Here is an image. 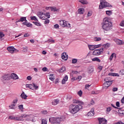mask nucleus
I'll return each mask as SVG.
<instances>
[{
    "instance_id": "6",
    "label": "nucleus",
    "mask_w": 124,
    "mask_h": 124,
    "mask_svg": "<svg viewBox=\"0 0 124 124\" xmlns=\"http://www.w3.org/2000/svg\"><path fill=\"white\" fill-rule=\"evenodd\" d=\"M103 51H104V48L103 47L100 49H95L93 52V56H99L100 55H101V54H103Z\"/></svg>"
},
{
    "instance_id": "35",
    "label": "nucleus",
    "mask_w": 124,
    "mask_h": 124,
    "mask_svg": "<svg viewBox=\"0 0 124 124\" xmlns=\"http://www.w3.org/2000/svg\"><path fill=\"white\" fill-rule=\"evenodd\" d=\"M53 76H54V75H53V74H50L49 75V80H51V81H54V80H55V78L54 77H53Z\"/></svg>"
},
{
    "instance_id": "39",
    "label": "nucleus",
    "mask_w": 124,
    "mask_h": 124,
    "mask_svg": "<svg viewBox=\"0 0 124 124\" xmlns=\"http://www.w3.org/2000/svg\"><path fill=\"white\" fill-rule=\"evenodd\" d=\"M65 70H66L65 67L63 66L62 67V68L60 69V72H64Z\"/></svg>"
},
{
    "instance_id": "46",
    "label": "nucleus",
    "mask_w": 124,
    "mask_h": 124,
    "mask_svg": "<svg viewBox=\"0 0 124 124\" xmlns=\"http://www.w3.org/2000/svg\"><path fill=\"white\" fill-rule=\"evenodd\" d=\"M78 62V60L77 59H72V62L74 64H75V63H76V62Z\"/></svg>"
},
{
    "instance_id": "45",
    "label": "nucleus",
    "mask_w": 124,
    "mask_h": 124,
    "mask_svg": "<svg viewBox=\"0 0 124 124\" xmlns=\"http://www.w3.org/2000/svg\"><path fill=\"white\" fill-rule=\"evenodd\" d=\"M42 124H47V120L45 119H42Z\"/></svg>"
},
{
    "instance_id": "62",
    "label": "nucleus",
    "mask_w": 124,
    "mask_h": 124,
    "mask_svg": "<svg viewBox=\"0 0 124 124\" xmlns=\"http://www.w3.org/2000/svg\"><path fill=\"white\" fill-rule=\"evenodd\" d=\"M112 91L113 92H117V91H118V88H113Z\"/></svg>"
},
{
    "instance_id": "60",
    "label": "nucleus",
    "mask_w": 124,
    "mask_h": 124,
    "mask_svg": "<svg viewBox=\"0 0 124 124\" xmlns=\"http://www.w3.org/2000/svg\"><path fill=\"white\" fill-rule=\"evenodd\" d=\"M77 79H78V81H80L82 79V76H79Z\"/></svg>"
},
{
    "instance_id": "56",
    "label": "nucleus",
    "mask_w": 124,
    "mask_h": 124,
    "mask_svg": "<svg viewBox=\"0 0 124 124\" xmlns=\"http://www.w3.org/2000/svg\"><path fill=\"white\" fill-rule=\"evenodd\" d=\"M48 42H51V43H55V41L53 39H50L48 40Z\"/></svg>"
},
{
    "instance_id": "1",
    "label": "nucleus",
    "mask_w": 124,
    "mask_h": 124,
    "mask_svg": "<svg viewBox=\"0 0 124 124\" xmlns=\"http://www.w3.org/2000/svg\"><path fill=\"white\" fill-rule=\"evenodd\" d=\"M73 103L78 105L72 104L69 106V110L71 114H76V113H78V112L83 108V105H84V102L82 101L76 99L73 100Z\"/></svg>"
},
{
    "instance_id": "49",
    "label": "nucleus",
    "mask_w": 124,
    "mask_h": 124,
    "mask_svg": "<svg viewBox=\"0 0 124 124\" xmlns=\"http://www.w3.org/2000/svg\"><path fill=\"white\" fill-rule=\"evenodd\" d=\"M44 20H45V21L44 22L45 25H46V24H49V23H50V20L49 19H47V18H46Z\"/></svg>"
},
{
    "instance_id": "21",
    "label": "nucleus",
    "mask_w": 124,
    "mask_h": 124,
    "mask_svg": "<svg viewBox=\"0 0 124 124\" xmlns=\"http://www.w3.org/2000/svg\"><path fill=\"white\" fill-rule=\"evenodd\" d=\"M59 103H60V100L58 99H54L52 102V105H54V106L58 105V104H59Z\"/></svg>"
},
{
    "instance_id": "28",
    "label": "nucleus",
    "mask_w": 124,
    "mask_h": 124,
    "mask_svg": "<svg viewBox=\"0 0 124 124\" xmlns=\"http://www.w3.org/2000/svg\"><path fill=\"white\" fill-rule=\"evenodd\" d=\"M20 22H28L27 20V17L22 16L20 18Z\"/></svg>"
},
{
    "instance_id": "59",
    "label": "nucleus",
    "mask_w": 124,
    "mask_h": 124,
    "mask_svg": "<svg viewBox=\"0 0 124 124\" xmlns=\"http://www.w3.org/2000/svg\"><path fill=\"white\" fill-rule=\"evenodd\" d=\"M43 71L46 72L47 71V68L46 67H45L42 68Z\"/></svg>"
},
{
    "instance_id": "51",
    "label": "nucleus",
    "mask_w": 124,
    "mask_h": 124,
    "mask_svg": "<svg viewBox=\"0 0 124 124\" xmlns=\"http://www.w3.org/2000/svg\"><path fill=\"white\" fill-rule=\"evenodd\" d=\"M91 86H92V84H91V85H90V84H86L85 85V89L86 90H88V89H89V88H90L91 87Z\"/></svg>"
},
{
    "instance_id": "38",
    "label": "nucleus",
    "mask_w": 124,
    "mask_h": 124,
    "mask_svg": "<svg viewBox=\"0 0 124 124\" xmlns=\"http://www.w3.org/2000/svg\"><path fill=\"white\" fill-rule=\"evenodd\" d=\"M4 36V34L2 32H0V40H2V37Z\"/></svg>"
},
{
    "instance_id": "18",
    "label": "nucleus",
    "mask_w": 124,
    "mask_h": 124,
    "mask_svg": "<svg viewBox=\"0 0 124 124\" xmlns=\"http://www.w3.org/2000/svg\"><path fill=\"white\" fill-rule=\"evenodd\" d=\"M2 81H6V80H9V76L8 75H5L1 78Z\"/></svg>"
},
{
    "instance_id": "20",
    "label": "nucleus",
    "mask_w": 124,
    "mask_h": 124,
    "mask_svg": "<svg viewBox=\"0 0 124 124\" xmlns=\"http://www.w3.org/2000/svg\"><path fill=\"white\" fill-rule=\"evenodd\" d=\"M50 9L53 12H59V11H60V10L56 7H50Z\"/></svg>"
},
{
    "instance_id": "3",
    "label": "nucleus",
    "mask_w": 124,
    "mask_h": 124,
    "mask_svg": "<svg viewBox=\"0 0 124 124\" xmlns=\"http://www.w3.org/2000/svg\"><path fill=\"white\" fill-rule=\"evenodd\" d=\"M65 120V117L62 116V118L59 117H51L49 119V121L52 124H60L61 122H63Z\"/></svg>"
},
{
    "instance_id": "55",
    "label": "nucleus",
    "mask_w": 124,
    "mask_h": 124,
    "mask_svg": "<svg viewBox=\"0 0 124 124\" xmlns=\"http://www.w3.org/2000/svg\"><path fill=\"white\" fill-rule=\"evenodd\" d=\"M54 29H56L57 30L59 29V28H60V26L59 24H55L54 26Z\"/></svg>"
},
{
    "instance_id": "58",
    "label": "nucleus",
    "mask_w": 124,
    "mask_h": 124,
    "mask_svg": "<svg viewBox=\"0 0 124 124\" xmlns=\"http://www.w3.org/2000/svg\"><path fill=\"white\" fill-rule=\"evenodd\" d=\"M27 80L31 81V76H29L27 77Z\"/></svg>"
},
{
    "instance_id": "30",
    "label": "nucleus",
    "mask_w": 124,
    "mask_h": 124,
    "mask_svg": "<svg viewBox=\"0 0 124 124\" xmlns=\"http://www.w3.org/2000/svg\"><path fill=\"white\" fill-rule=\"evenodd\" d=\"M21 97L23 98V99H27V97H28V96L25 94V93H22L21 94Z\"/></svg>"
},
{
    "instance_id": "48",
    "label": "nucleus",
    "mask_w": 124,
    "mask_h": 124,
    "mask_svg": "<svg viewBox=\"0 0 124 124\" xmlns=\"http://www.w3.org/2000/svg\"><path fill=\"white\" fill-rule=\"evenodd\" d=\"M18 108L20 110H24V105H20L19 106H18Z\"/></svg>"
},
{
    "instance_id": "13",
    "label": "nucleus",
    "mask_w": 124,
    "mask_h": 124,
    "mask_svg": "<svg viewBox=\"0 0 124 124\" xmlns=\"http://www.w3.org/2000/svg\"><path fill=\"white\" fill-rule=\"evenodd\" d=\"M87 116H88V117H93V116H94V108H93L91 109V110L87 113Z\"/></svg>"
},
{
    "instance_id": "29",
    "label": "nucleus",
    "mask_w": 124,
    "mask_h": 124,
    "mask_svg": "<svg viewBox=\"0 0 124 124\" xmlns=\"http://www.w3.org/2000/svg\"><path fill=\"white\" fill-rule=\"evenodd\" d=\"M84 8H81L80 9H78V11L79 14H84Z\"/></svg>"
},
{
    "instance_id": "34",
    "label": "nucleus",
    "mask_w": 124,
    "mask_h": 124,
    "mask_svg": "<svg viewBox=\"0 0 124 124\" xmlns=\"http://www.w3.org/2000/svg\"><path fill=\"white\" fill-rule=\"evenodd\" d=\"M109 83H106V82H105V83H104V89H108V88L109 87Z\"/></svg>"
},
{
    "instance_id": "61",
    "label": "nucleus",
    "mask_w": 124,
    "mask_h": 124,
    "mask_svg": "<svg viewBox=\"0 0 124 124\" xmlns=\"http://www.w3.org/2000/svg\"><path fill=\"white\" fill-rule=\"evenodd\" d=\"M116 106H117V107H120V102H117L116 103Z\"/></svg>"
},
{
    "instance_id": "16",
    "label": "nucleus",
    "mask_w": 124,
    "mask_h": 124,
    "mask_svg": "<svg viewBox=\"0 0 124 124\" xmlns=\"http://www.w3.org/2000/svg\"><path fill=\"white\" fill-rule=\"evenodd\" d=\"M114 41H115V42H116V43L118 45H123V44L124 43L123 41L118 39H114Z\"/></svg>"
},
{
    "instance_id": "17",
    "label": "nucleus",
    "mask_w": 124,
    "mask_h": 124,
    "mask_svg": "<svg viewBox=\"0 0 124 124\" xmlns=\"http://www.w3.org/2000/svg\"><path fill=\"white\" fill-rule=\"evenodd\" d=\"M26 116H27V117L24 118H26V121H31L33 122V120L32 119V115L31 114H30V115L26 114Z\"/></svg>"
},
{
    "instance_id": "9",
    "label": "nucleus",
    "mask_w": 124,
    "mask_h": 124,
    "mask_svg": "<svg viewBox=\"0 0 124 124\" xmlns=\"http://www.w3.org/2000/svg\"><path fill=\"white\" fill-rule=\"evenodd\" d=\"M7 49L9 53H11V54H13L14 53L19 52V50L14 48V46H9Z\"/></svg>"
},
{
    "instance_id": "7",
    "label": "nucleus",
    "mask_w": 124,
    "mask_h": 124,
    "mask_svg": "<svg viewBox=\"0 0 124 124\" xmlns=\"http://www.w3.org/2000/svg\"><path fill=\"white\" fill-rule=\"evenodd\" d=\"M59 24L61 27L63 28H65V27H67L68 29H69L71 27L70 26V23H69L65 20H60Z\"/></svg>"
},
{
    "instance_id": "4",
    "label": "nucleus",
    "mask_w": 124,
    "mask_h": 124,
    "mask_svg": "<svg viewBox=\"0 0 124 124\" xmlns=\"http://www.w3.org/2000/svg\"><path fill=\"white\" fill-rule=\"evenodd\" d=\"M37 15L42 20H46V19L50 18V13H49L38 12Z\"/></svg>"
},
{
    "instance_id": "31",
    "label": "nucleus",
    "mask_w": 124,
    "mask_h": 124,
    "mask_svg": "<svg viewBox=\"0 0 124 124\" xmlns=\"http://www.w3.org/2000/svg\"><path fill=\"white\" fill-rule=\"evenodd\" d=\"M79 2H81L82 4H88L89 2H88V1L86 0H79Z\"/></svg>"
},
{
    "instance_id": "10",
    "label": "nucleus",
    "mask_w": 124,
    "mask_h": 124,
    "mask_svg": "<svg viewBox=\"0 0 124 124\" xmlns=\"http://www.w3.org/2000/svg\"><path fill=\"white\" fill-rule=\"evenodd\" d=\"M88 47L89 48V50L91 51H93L94 49H96V48H99V47H101V45H88Z\"/></svg>"
},
{
    "instance_id": "22",
    "label": "nucleus",
    "mask_w": 124,
    "mask_h": 124,
    "mask_svg": "<svg viewBox=\"0 0 124 124\" xmlns=\"http://www.w3.org/2000/svg\"><path fill=\"white\" fill-rule=\"evenodd\" d=\"M22 25H24L28 27H32V24H31V23L27 22V21H25V22H23Z\"/></svg>"
},
{
    "instance_id": "37",
    "label": "nucleus",
    "mask_w": 124,
    "mask_h": 124,
    "mask_svg": "<svg viewBox=\"0 0 124 124\" xmlns=\"http://www.w3.org/2000/svg\"><path fill=\"white\" fill-rule=\"evenodd\" d=\"M30 18H31V20H32L36 21V22H37L38 21V20L36 18V16H31Z\"/></svg>"
},
{
    "instance_id": "50",
    "label": "nucleus",
    "mask_w": 124,
    "mask_h": 124,
    "mask_svg": "<svg viewBox=\"0 0 124 124\" xmlns=\"http://www.w3.org/2000/svg\"><path fill=\"white\" fill-rule=\"evenodd\" d=\"M120 26L121 27H124V20H122L120 23Z\"/></svg>"
},
{
    "instance_id": "36",
    "label": "nucleus",
    "mask_w": 124,
    "mask_h": 124,
    "mask_svg": "<svg viewBox=\"0 0 124 124\" xmlns=\"http://www.w3.org/2000/svg\"><path fill=\"white\" fill-rule=\"evenodd\" d=\"M16 105L12 104L10 106H9V107L10 109H16Z\"/></svg>"
},
{
    "instance_id": "32",
    "label": "nucleus",
    "mask_w": 124,
    "mask_h": 124,
    "mask_svg": "<svg viewBox=\"0 0 124 124\" xmlns=\"http://www.w3.org/2000/svg\"><path fill=\"white\" fill-rule=\"evenodd\" d=\"M114 57L116 58V54H115L114 53H113L111 54V56L109 57V60L110 62H111L112 60H113V58H114Z\"/></svg>"
},
{
    "instance_id": "53",
    "label": "nucleus",
    "mask_w": 124,
    "mask_h": 124,
    "mask_svg": "<svg viewBox=\"0 0 124 124\" xmlns=\"http://www.w3.org/2000/svg\"><path fill=\"white\" fill-rule=\"evenodd\" d=\"M111 110H112L111 107H108V108H107V112L108 113H109V112H110V111H111Z\"/></svg>"
},
{
    "instance_id": "52",
    "label": "nucleus",
    "mask_w": 124,
    "mask_h": 124,
    "mask_svg": "<svg viewBox=\"0 0 124 124\" xmlns=\"http://www.w3.org/2000/svg\"><path fill=\"white\" fill-rule=\"evenodd\" d=\"M17 102H18V100L17 99H15L13 101V103L14 105L16 106V104H17Z\"/></svg>"
},
{
    "instance_id": "47",
    "label": "nucleus",
    "mask_w": 124,
    "mask_h": 124,
    "mask_svg": "<svg viewBox=\"0 0 124 124\" xmlns=\"http://www.w3.org/2000/svg\"><path fill=\"white\" fill-rule=\"evenodd\" d=\"M78 94L79 96H82V95L83 94V92H82V90H80L79 92H78Z\"/></svg>"
},
{
    "instance_id": "14",
    "label": "nucleus",
    "mask_w": 124,
    "mask_h": 124,
    "mask_svg": "<svg viewBox=\"0 0 124 124\" xmlns=\"http://www.w3.org/2000/svg\"><path fill=\"white\" fill-rule=\"evenodd\" d=\"M105 81L106 83H109V85H112L113 80H112L110 78H106L105 79Z\"/></svg>"
},
{
    "instance_id": "12",
    "label": "nucleus",
    "mask_w": 124,
    "mask_h": 124,
    "mask_svg": "<svg viewBox=\"0 0 124 124\" xmlns=\"http://www.w3.org/2000/svg\"><path fill=\"white\" fill-rule=\"evenodd\" d=\"M27 115L26 114L21 115L20 116H17L16 117V121H24V119L23 118H26Z\"/></svg>"
},
{
    "instance_id": "27",
    "label": "nucleus",
    "mask_w": 124,
    "mask_h": 124,
    "mask_svg": "<svg viewBox=\"0 0 124 124\" xmlns=\"http://www.w3.org/2000/svg\"><path fill=\"white\" fill-rule=\"evenodd\" d=\"M93 62H100L101 61H100V59L97 57L94 58L92 59Z\"/></svg>"
},
{
    "instance_id": "40",
    "label": "nucleus",
    "mask_w": 124,
    "mask_h": 124,
    "mask_svg": "<svg viewBox=\"0 0 124 124\" xmlns=\"http://www.w3.org/2000/svg\"><path fill=\"white\" fill-rule=\"evenodd\" d=\"M100 40H101V38H100V37H95L94 38V41H96V42L100 41Z\"/></svg>"
},
{
    "instance_id": "43",
    "label": "nucleus",
    "mask_w": 124,
    "mask_h": 124,
    "mask_svg": "<svg viewBox=\"0 0 124 124\" xmlns=\"http://www.w3.org/2000/svg\"><path fill=\"white\" fill-rule=\"evenodd\" d=\"M16 117L12 115H11L9 117V120H15V121H16Z\"/></svg>"
},
{
    "instance_id": "44",
    "label": "nucleus",
    "mask_w": 124,
    "mask_h": 124,
    "mask_svg": "<svg viewBox=\"0 0 124 124\" xmlns=\"http://www.w3.org/2000/svg\"><path fill=\"white\" fill-rule=\"evenodd\" d=\"M23 51L24 52V53H27L28 52V47L25 46L23 47Z\"/></svg>"
},
{
    "instance_id": "54",
    "label": "nucleus",
    "mask_w": 124,
    "mask_h": 124,
    "mask_svg": "<svg viewBox=\"0 0 124 124\" xmlns=\"http://www.w3.org/2000/svg\"><path fill=\"white\" fill-rule=\"evenodd\" d=\"M89 106H91V105H94V101L92 100L90 102V104H89Z\"/></svg>"
},
{
    "instance_id": "33",
    "label": "nucleus",
    "mask_w": 124,
    "mask_h": 124,
    "mask_svg": "<svg viewBox=\"0 0 124 124\" xmlns=\"http://www.w3.org/2000/svg\"><path fill=\"white\" fill-rule=\"evenodd\" d=\"M118 113L121 115H124V110L122 108H119Z\"/></svg>"
},
{
    "instance_id": "26",
    "label": "nucleus",
    "mask_w": 124,
    "mask_h": 124,
    "mask_svg": "<svg viewBox=\"0 0 124 124\" xmlns=\"http://www.w3.org/2000/svg\"><path fill=\"white\" fill-rule=\"evenodd\" d=\"M110 45H111L109 43H106L103 45V47H104V48H105V49H108V48L110 47Z\"/></svg>"
},
{
    "instance_id": "25",
    "label": "nucleus",
    "mask_w": 124,
    "mask_h": 124,
    "mask_svg": "<svg viewBox=\"0 0 124 124\" xmlns=\"http://www.w3.org/2000/svg\"><path fill=\"white\" fill-rule=\"evenodd\" d=\"M93 70H94V69H93V66H89V68H88V72L89 73H93Z\"/></svg>"
},
{
    "instance_id": "64",
    "label": "nucleus",
    "mask_w": 124,
    "mask_h": 124,
    "mask_svg": "<svg viewBox=\"0 0 124 124\" xmlns=\"http://www.w3.org/2000/svg\"><path fill=\"white\" fill-rule=\"evenodd\" d=\"M58 83H59V79L57 78L55 80V84H58Z\"/></svg>"
},
{
    "instance_id": "8",
    "label": "nucleus",
    "mask_w": 124,
    "mask_h": 124,
    "mask_svg": "<svg viewBox=\"0 0 124 124\" xmlns=\"http://www.w3.org/2000/svg\"><path fill=\"white\" fill-rule=\"evenodd\" d=\"M26 88H29L31 90H38V86L35 84H27L26 85Z\"/></svg>"
},
{
    "instance_id": "63",
    "label": "nucleus",
    "mask_w": 124,
    "mask_h": 124,
    "mask_svg": "<svg viewBox=\"0 0 124 124\" xmlns=\"http://www.w3.org/2000/svg\"><path fill=\"white\" fill-rule=\"evenodd\" d=\"M120 72H121V73L122 74V75H124V69L121 70L120 71Z\"/></svg>"
},
{
    "instance_id": "19",
    "label": "nucleus",
    "mask_w": 124,
    "mask_h": 124,
    "mask_svg": "<svg viewBox=\"0 0 124 124\" xmlns=\"http://www.w3.org/2000/svg\"><path fill=\"white\" fill-rule=\"evenodd\" d=\"M62 59L64 60V61H66L68 58L67 57V55H66V53H63L62 54Z\"/></svg>"
},
{
    "instance_id": "11",
    "label": "nucleus",
    "mask_w": 124,
    "mask_h": 124,
    "mask_svg": "<svg viewBox=\"0 0 124 124\" xmlns=\"http://www.w3.org/2000/svg\"><path fill=\"white\" fill-rule=\"evenodd\" d=\"M97 119L99 124H107L108 121L105 118L99 117Z\"/></svg>"
},
{
    "instance_id": "2",
    "label": "nucleus",
    "mask_w": 124,
    "mask_h": 124,
    "mask_svg": "<svg viewBox=\"0 0 124 124\" xmlns=\"http://www.w3.org/2000/svg\"><path fill=\"white\" fill-rule=\"evenodd\" d=\"M102 28L104 31H109L112 29V22L110 21V19L106 17L104 18L103 22L102 23Z\"/></svg>"
},
{
    "instance_id": "5",
    "label": "nucleus",
    "mask_w": 124,
    "mask_h": 124,
    "mask_svg": "<svg viewBox=\"0 0 124 124\" xmlns=\"http://www.w3.org/2000/svg\"><path fill=\"white\" fill-rule=\"evenodd\" d=\"M110 4L109 3L107 2L105 0H101L100 4L99 5V9H102V8H104L105 7H110Z\"/></svg>"
},
{
    "instance_id": "24",
    "label": "nucleus",
    "mask_w": 124,
    "mask_h": 124,
    "mask_svg": "<svg viewBox=\"0 0 124 124\" xmlns=\"http://www.w3.org/2000/svg\"><path fill=\"white\" fill-rule=\"evenodd\" d=\"M109 76H114L115 77H119L120 76V75L118 73H110L108 74Z\"/></svg>"
},
{
    "instance_id": "41",
    "label": "nucleus",
    "mask_w": 124,
    "mask_h": 124,
    "mask_svg": "<svg viewBox=\"0 0 124 124\" xmlns=\"http://www.w3.org/2000/svg\"><path fill=\"white\" fill-rule=\"evenodd\" d=\"M106 15H108V16L112 15V11H106Z\"/></svg>"
},
{
    "instance_id": "23",
    "label": "nucleus",
    "mask_w": 124,
    "mask_h": 124,
    "mask_svg": "<svg viewBox=\"0 0 124 124\" xmlns=\"http://www.w3.org/2000/svg\"><path fill=\"white\" fill-rule=\"evenodd\" d=\"M68 80V77L67 76H66L62 80V84H65L66 81Z\"/></svg>"
},
{
    "instance_id": "42",
    "label": "nucleus",
    "mask_w": 124,
    "mask_h": 124,
    "mask_svg": "<svg viewBox=\"0 0 124 124\" xmlns=\"http://www.w3.org/2000/svg\"><path fill=\"white\" fill-rule=\"evenodd\" d=\"M34 24L36 26H37L38 27H41V23H40V22H38V21L34 22Z\"/></svg>"
},
{
    "instance_id": "57",
    "label": "nucleus",
    "mask_w": 124,
    "mask_h": 124,
    "mask_svg": "<svg viewBox=\"0 0 124 124\" xmlns=\"http://www.w3.org/2000/svg\"><path fill=\"white\" fill-rule=\"evenodd\" d=\"M113 124H124V123L120 121L117 123H113Z\"/></svg>"
},
{
    "instance_id": "15",
    "label": "nucleus",
    "mask_w": 124,
    "mask_h": 124,
    "mask_svg": "<svg viewBox=\"0 0 124 124\" xmlns=\"http://www.w3.org/2000/svg\"><path fill=\"white\" fill-rule=\"evenodd\" d=\"M11 78L12 79H13V80H17L19 79V77H18V75H17V74H16L15 73L11 74Z\"/></svg>"
}]
</instances>
